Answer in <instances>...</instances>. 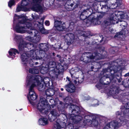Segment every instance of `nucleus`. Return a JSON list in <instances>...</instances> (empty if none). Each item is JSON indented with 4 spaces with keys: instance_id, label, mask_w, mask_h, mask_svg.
<instances>
[{
    "instance_id": "obj_3",
    "label": "nucleus",
    "mask_w": 129,
    "mask_h": 129,
    "mask_svg": "<svg viewBox=\"0 0 129 129\" xmlns=\"http://www.w3.org/2000/svg\"><path fill=\"white\" fill-rule=\"evenodd\" d=\"M41 78L40 76H35L30 74L28 75L27 77L26 82L27 85L28 86L30 84H31L32 83L34 82L35 80H37L38 82V84L35 86H38L39 90H44L45 88V86L43 84L40 83L39 81V80Z\"/></svg>"
},
{
    "instance_id": "obj_50",
    "label": "nucleus",
    "mask_w": 129,
    "mask_h": 129,
    "mask_svg": "<svg viewBox=\"0 0 129 129\" xmlns=\"http://www.w3.org/2000/svg\"><path fill=\"white\" fill-rule=\"evenodd\" d=\"M112 71V70H110V72H111Z\"/></svg>"
},
{
    "instance_id": "obj_4",
    "label": "nucleus",
    "mask_w": 129,
    "mask_h": 129,
    "mask_svg": "<svg viewBox=\"0 0 129 129\" xmlns=\"http://www.w3.org/2000/svg\"><path fill=\"white\" fill-rule=\"evenodd\" d=\"M37 109L43 114H46L50 109L49 106L45 99H41L37 106Z\"/></svg>"
},
{
    "instance_id": "obj_2",
    "label": "nucleus",
    "mask_w": 129,
    "mask_h": 129,
    "mask_svg": "<svg viewBox=\"0 0 129 129\" xmlns=\"http://www.w3.org/2000/svg\"><path fill=\"white\" fill-rule=\"evenodd\" d=\"M101 54H97L96 52H94L93 54L90 53L86 52L82 54V57L80 58V60L85 63H87L92 61L94 59H101Z\"/></svg>"
},
{
    "instance_id": "obj_1",
    "label": "nucleus",
    "mask_w": 129,
    "mask_h": 129,
    "mask_svg": "<svg viewBox=\"0 0 129 129\" xmlns=\"http://www.w3.org/2000/svg\"><path fill=\"white\" fill-rule=\"evenodd\" d=\"M17 19H19V22L15 28L16 31L19 33H24L29 32L27 29H32L31 24L28 22H26L27 19L26 17L24 16H17L15 14L14 20Z\"/></svg>"
},
{
    "instance_id": "obj_18",
    "label": "nucleus",
    "mask_w": 129,
    "mask_h": 129,
    "mask_svg": "<svg viewBox=\"0 0 129 129\" xmlns=\"http://www.w3.org/2000/svg\"><path fill=\"white\" fill-rule=\"evenodd\" d=\"M64 38L66 41L68 42H71V41L74 39V36L72 34L69 33L66 35L64 37Z\"/></svg>"
},
{
    "instance_id": "obj_43",
    "label": "nucleus",
    "mask_w": 129,
    "mask_h": 129,
    "mask_svg": "<svg viewBox=\"0 0 129 129\" xmlns=\"http://www.w3.org/2000/svg\"><path fill=\"white\" fill-rule=\"evenodd\" d=\"M94 102L97 103L98 102V101L97 100H95L94 101Z\"/></svg>"
},
{
    "instance_id": "obj_37",
    "label": "nucleus",
    "mask_w": 129,
    "mask_h": 129,
    "mask_svg": "<svg viewBox=\"0 0 129 129\" xmlns=\"http://www.w3.org/2000/svg\"><path fill=\"white\" fill-rule=\"evenodd\" d=\"M121 26L125 27L127 25V23L126 22L124 21H123L122 23L121 24Z\"/></svg>"
},
{
    "instance_id": "obj_39",
    "label": "nucleus",
    "mask_w": 129,
    "mask_h": 129,
    "mask_svg": "<svg viewBox=\"0 0 129 129\" xmlns=\"http://www.w3.org/2000/svg\"><path fill=\"white\" fill-rule=\"evenodd\" d=\"M71 108H76V109H73V111L74 110H76V109H78L79 108V107H77L76 106H75V105H73V106H71Z\"/></svg>"
},
{
    "instance_id": "obj_28",
    "label": "nucleus",
    "mask_w": 129,
    "mask_h": 129,
    "mask_svg": "<svg viewBox=\"0 0 129 129\" xmlns=\"http://www.w3.org/2000/svg\"><path fill=\"white\" fill-rule=\"evenodd\" d=\"M28 1L27 0H22L21 3V6L24 8L25 9H26L25 7L27 6L28 4Z\"/></svg>"
},
{
    "instance_id": "obj_35",
    "label": "nucleus",
    "mask_w": 129,
    "mask_h": 129,
    "mask_svg": "<svg viewBox=\"0 0 129 129\" xmlns=\"http://www.w3.org/2000/svg\"><path fill=\"white\" fill-rule=\"evenodd\" d=\"M14 4V0H11L9 2L8 5L10 7H11Z\"/></svg>"
},
{
    "instance_id": "obj_51",
    "label": "nucleus",
    "mask_w": 129,
    "mask_h": 129,
    "mask_svg": "<svg viewBox=\"0 0 129 129\" xmlns=\"http://www.w3.org/2000/svg\"><path fill=\"white\" fill-rule=\"evenodd\" d=\"M109 77H109V76H108V77H107V78H109Z\"/></svg>"
},
{
    "instance_id": "obj_24",
    "label": "nucleus",
    "mask_w": 129,
    "mask_h": 129,
    "mask_svg": "<svg viewBox=\"0 0 129 129\" xmlns=\"http://www.w3.org/2000/svg\"><path fill=\"white\" fill-rule=\"evenodd\" d=\"M26 45L25 42H23L22 43H20L19 46V49L20 51H23L24 49L26 48Z\"/></svg>"
},
{
    "instance_id": "obj_5",
    "label": "nucleus",
    "mask_w": 129,
    "mask_h": 129,
    "mask_svg": "<svg viewBox=\"0 0 129 129\" xmlns=\"http://www.w3.org/2000/svg\"><path fill=\"white\" fill-rule=\"evenodd\" d=\"M120 11L116 12L115 13L112 12H110L107 19L104 21V23L106 25H109L111 24L117 23L118 22V18L117 15H120L119 14Z\"/></svg>"
},
{
    "instance_id": "obj_27",
    "label": "nucleus",
    "mask_w": 129,
    "mask_h": 129,
    "mask_svg": "<svg viewBox=\"0 0 129 129\" xmlns=\"http://www.w3.org/2000/svg\"><path fill=\"white\" fill-rule=\"evenodd\" d=\"M29 73L34 74H38L39 72V70L37 68L29 69Z\"/></svg>"
},
{
    "instance_id": "obj_23",
    "label": "nucleus",
    "mask_w": 129,
    "mask_h": 129,
    "mask_svg": "<svg viewBox=\"0 0 129 129\" xmlns=\"http://www.w3.org/2000/svg\"><path fill=\"white\" fill-rule=\"evenodd\" d=\"M37 98V95H34L32 96L29 97L27 95V98L30 103L33 105H34V103L31 100L34 101L36 100Z\"/></svg>"
},
{
    "instance_id": "obj_36",
    "label": "nucleus",
    "mask_w": 129,
    "mask_h": 129,
    "mask_svg": "<svg viewBox=\"0 0 129 129\" xmlns=\"http://www.w3.org/2000/svg\"><path fill=\"white\" fill-rule=\"evenodd\" d=\"M26 40H28L29 41L31 42H33L34 40L32 37L31 36H28L26 37Z\"/></svg>"
},
{
    "instance_id": "obj_45",
    "label": "nucleus",
    "mask_w": 129,
    "mask_h": 129,
    "mask_svg": "<svg viewBox=\"0 0 129 129\" xmlns=\"http://www.w3.org/2000/svg\"><path fill=\"white\" fill-rule=\"evenodd\" d=\"M89 99H90V98H89V97H88V99H86V100H89Z\"/></svg>"
},
{
    "instance_id": "obj_31",
    "label": "nucleus",
    "mask_w": 129,
    "mask_h": 129,
    "mask_svg": "<svg viewBox=\"0 0 129 129\" xmlns=\"http://www.w3.org/2000/svg\"><path fill=\"white\" fill-rule=\"evenodd\" d=\"M26 10V9L23 8L21 6V7L18 6L16 9V12H18L21 10L25 11Z\"/></svg>"
},
{
    "instance_id": "obj_26",
    "label": "nucleus",
    "mask_w": 129,
    "mask_h": 129,
    "mask_svg": "<svg viewBox=\"0 0 129 129\" xmlns=\"http://www.w3.org/2000/svg\"><path fill=\"white\" fill-rule=\"evenodd\" d=\"M9 53L10 55L13 56L16 54V53H19L18 51L16 49L14 48L10 49L9 51Z\"/></svg>"
},
{
    "instance_id": "obj_54",
    "label": "nucleus",
    "mask_w": 129,
    "mask_h": 129,
    "mask_svg": "<svg viewBox=\"0 0 129 129\" xmlns=\"http://www.w3.org/2000/svg\"><path fill=\"white\" fill-rule=\"evenodd\" d=\"M41 27H40V28ZM37 29H38V28H37Z\"/></svg>"
},
{
    "instance_id": "obj_13",
    "label": "nucleus",
    "mask_w": 129,
    "mask_h": 129,
    "mask_svg": "<svg viewBox=\"0 0 129 129\" xmlns=\"http://www.w3.org/2000/svg\"><path fill=\"white\" fill-rule=\"evenodd\" d=\"M54 26L56 29L59 31L62 30L65 28L64 22L57 20L55 21Z\"/></svg>"
},
{
    "instance_id": "obj_10",
    "label": "nucleus",
    "mask_w": 129,
    "mask_h": 129,
    "mask_svg": "<svg viewBox=\"0 0 129 129\" xmlns=\"http://www.w3.org/2000/svg\"><path fill=\"white\" fill-rule=\"evenodd\" d=\"M34 80L35 81L34 82V83L33 82L31 84H30L28 85H30L29 89V93L28 95L29 97L36 95L34 91L33 88L38 84V82L37 80Z\"/></svg>"
},
{
    "instance_id": "obj_29",
    "label": "nucleus",
    "mask_w": 129,
    "mask_h": 129,
    "mask_svg": "<svg viewBox=\"0 0 129 129\" xmlns=\"http://www.w3.org/2000/svg\"><path fill=\"white\" fill-rule=\"evenodd\" d=\"M39 30L40 32L43 34H47L49 33V31L45 30V28L41 26V28H39Z\"/></svg>"
},
{
    "instance_id": "obj_34",
    "label": "nucleus",
    "mask_w": 129,
    "mask_h": 129,
    "mask_svg": "<svg viewBox=\"0 0 129 129\" xmlns=\"http://www.w3.org/2000/svg\"><path fill=\"white\" fill-rule=\"evenodd\" d=\"M90 122H91V124L94 125V126H97L98 124V122L95 120H93L92 121L90 120Z\"/></svg>"
},
{
    "instance_id": "obj_12",
    "label": "nucleus",
    "mask_w": 129,
    "mask_h": 129,
    "mask_svg": "<svg viewBox=\"0 0 129 129\" xmlns=\"http://www.w3.org/2000/svg\"><path fill=\"white\" fill-rule=\"evenodd\" d=\"M42 0H32L31 5L32 8L37 11H40L42 10L41 7L38 5L41 2Z\"/></svg>"
},
{
    "instance_id": "obj_11",
    "label": "nucleus",
    "mask_w": 129,
    "mask_h": 129,
    "mask_svg": "<svg viewBox=\"0 0 129 129\" xmlns=\"http://www.w3.org/2000/svg\"><path fill=\"white\" fill-rule=\"evenodd\" d=\"M91 14L90 9L84 10L82 11L80 14V18L81 20H84L87 17L91 16Z\"/></svg>"
},
{
    "instance_id": "obj_41",
    "label": "nucleus",
    "mask_w": 129,
    "mask_h": 129,
    "mask_svg": "<svg viewBox=\"0 0 129 129\" xmlns=\"http://www.w3.org/2000/svg\"><path fill=\"white\" fill-rule=\"evenodd\" d=\"M128 76H129V72L126 74L124 75V76L125 77H126Z\"/></svg>"
},
{
    "instance_id": "obj_33",
    "label": "nucleus",
    "mask_w": 129,
    "mask_h": 129,
    "mask_svg": "<svg viewBox=\"0 0 129 129\" xmlns=\"http://www.w3.org/2000/svg\"><path fill=\"white\" fill-rule=\"evenodd\" d=\"M21 38L22 37L21 36L15 35L14 38V40L16 42H17L18 41L20 40Z\"/></svg>"
},
{
    "instance_id": "obj_49",
    "label": "nucleus",
    "mask_w": 129,
    "mask_h": 129,
    "mask_svg": "<svg viewBox=\"0 0 129 129\" xmlns=\"http://www.w3.org/2000/svg\"><path fill=\"white\" fill-rule=\"evenodd\" d=\"M98 2H99V1L100 2V1H101V0H98Z\"/></svg>"
},
{
    "instance_id": "obj_42",
    "label": "nucleus",
    "mask_w": 129,
    "mask_h": 129,
    "mask_svg": "<svg viewBox=\"0 0 129 129\" xmlns=\"http://www.w3.org/2000/svg\"><path fill=\"white\" fill-rule=\"evenodd\" d=\"M67 80H68V81H70V79H69V78L68 77H67Z\"/></svg>"
},
{
    "instance_id": "obj_20",
    "label": "nucleus",
    "mask_w": 129,
    "mask_h": 129,
    "mask_svg": "<svg viewBox=\"0 0 129 129\" xmlns=\"http://www.w3.org/2000/svg\"><path fill=\"white\" fill-rule=\"evenodd\" d=\"M38 122L39 124L41 125H45L48 123L47 119L45 118L40 119L39 120Z\"/></svg>"
},
{
    "instance_id": "obj_48",
    "label": "nucleus",
    "mask_w": 129,
    "mask_h": 129,
    "mask_svg": "<svg viewBox=\"0 0 129 129\" xmlns=\"http://www.w3.org/2000/svg\"><path fill=\"white\" fill-rule=\"evenodd\" d=\"M94 106H96V105H98V104H95V105H94Z\"/></svg>"
},
{
    "instance_id": "obj_47",
    "label": "nucleus",
    "mask_w": 129,
    "mask_h": 129,
    "mask_svg": "<svg viewBox=\"0 0 129 129\" xmlns=\"http://www.w3.org/2000/svg\"><path fill=\"white\" fill-rule=\"evenodd\" d=\"M61 90L62 91H63V89L62 88H61Z\"/></svg>"
},
{
    "instance_id": "obj_6",
    "label": "nucleus",
    "mask_w": 129,
    "mask_h": 129,
    "mask_svg": "<svg viewBox=\"0 0 129 129\" xmlns=\"http://www.w3.org/2000/svg\"><path fill=\"white\" fill-rule=\"evenodd\" d=\"M79 3V0H71L70 2L68 1L66 4V8L68 10H73L78 7Z\"/></svg>"
},
{
    "instance_id": "obj_53",
    "label": "nucleus",
    "mask_w": 129,
    "mask_h": 129,
    "mask_svg": "<svg viewBox=\"0 0 129 129\" xmlns=\"http://www.w3.org/2000/svg\"><path fill=\"white\" fill-rule=\"evenodd\" d=\"M42 70H41V73H42Z\"/></svg>"
},
{
    "instance_id": "obj_16",
    "label": "nucleus",
    "mask_w": 129,
    "mask_h": 129,
    "mask_svg": "<svg viewBox=\"0 0 129 129\" xmlns=\"http://www.w3.org/2000/svg\"><path fill=\"white\" fill-rule=\"evenodd\" d=\"M32 24H31V27L32 28V29H32V31H29L27 32L29 34L30 33H34L35 34V38L37 36V37H36V38H35L36 39V42H38L39 41L40 39V37L39 36V32L38 31L36 30H33V28L32 27Z\"/></svg>"
},
{
    "instance_id": "obj_25",
    "label": "nucleus",
    "mask_w": 129,
    "mask_h": 129,
    "mask_svg": "<svg viewBox=\"0 0 129 129\" xmlns=\"http://www.w3.org/2000/svg\"><path fill=\"white\" fill-rule=\"evenodd\" d=\"M116 1L115 2V4L113 3L111 6L110 7L111 9H115L118 6H119L120 5V2L118 1H116V0H115Z\"/></svg>"
},
{
    "instance_id": "obj_17",
    "label": "nucleus",
    "mask_w": 129,
    "mask_h": 129,
    "mask_svg": "<svg viewBox=\"0 0 129 129\" xmlns=\"http://www.w3.org/2000/svg\"><path fill=\"white\" fill-rule=\"evenodd\" d=\"M66 89L67 91L70 92H74L75 90V87L74 85L70 82L69 84L66 85Z\"/></svg>"
},
{
    "instance_id": "obj_55",
    "label": "nucleus",
    "mask_w": 129,
    "mask_h": 129,
    "mask_svg": "<svg viewBox=\"0 0 129 129\" xmlns=\"http://www.w3.org/2000/svg\"><path fill=\"white\" fill-rule=\"evenodd\" d=\"M108 70H109V71H110V70H109V69H108Z\"/></svg>"
},
{
    "instance_id": "obj_19",
    "label": "nucleus",
    "mask_w": 129,
    "mask_h": 129,
    "mask_svg": "<svg viewBox=\"0 0 129 129\" xmlns=\"http://www.w3.org/2000/svg\"><path fill=\"white\" fill-rule=\"evenodd\" d=\"M124 106L125 108L122 109V111L124 112V114H126L127 116H129V103L126 104Z\"/></svg>"
},
{
    "instance_id": "obj_9",
    "label": "nucleus",
    "mask_w": 129,
    "mask_h": 129,
    "mask_svg": "<svg viewBox=\"0 0 129 129\" xmlns=\"http://www.w3.org/2000/svg\"><path fill=\"white\" fill-rule=\"evenodd\" d=\"M59 116V114L56 110H53L51 111L50 113L49 114L48 119L50 121H52Z\"/></svg>"
},
{
    "instance_id": "obj_14",
    "label": "nucleus",
    "mask_w": 129,
    "mask_h": 129,
    "mask_svg": "<svg viewBox=\"0 0 129 129\" xmlns=\"http://www.w3.org/2000/svg\"><path fill=\"white\" fill-rule=\"evenodd\" d=\"M66 125V123L64 122H61L60 120L58 119L54 122L53 129H60L61 128H63Z\"/></svg>"
},
{
    "instance_id": "obj_46",
    "label": "nucleus",
    "mask_w": 129,
    "mask_h": 129,
    "mask_svg": "<svg viewBox=\"0 0 129 129\" xmlns=\"http://www.w3.org/2000/svg\"><path fill=\"white\" fill-rule=\"evenodd\" d=\"M113 71V72H114L113 73H111V74H113L114 73H115V71H114V70Z\"/></svg>"
},
{
    "instance_id": "obj_22",
    "label": "nucleus",
    "mask_w": 129,
    "mask_h": 129,
    "mask_svg": "<svg viewBox=\"0 0 129 129\" xmlns=\"http://www.w3.org/2000/svg\"><path fill=\"white\" fill-rule=\"evenodd\" d=\"M45 92L46 95L48 96H52L54 94V91L51 89H49L46 90Z\"/></svg>"
},
{
    "instance_id": "obj_52",
    "label": "nucleus",
    "mask_w": 129,
    "mask_h": 129,
    "mask_svg": "<svg viewBox=\"0 0 129 129\" xmlns=\"http://www.w3.org/2000/svg\"><path fill=\"white\" fill-rule=\"evenodd\" d=\"M89 120H87V121H89Z\"/></svg>"
},
{
    "instance_id": "obj_21",
    "label": "nucleus",
    "mask_w": 129,
    "mask_h": 129,
    "mask_svg": "<svg viewBox=\"0 0 129 129\" xmlns=\"http://www.w3.org/2000/svg\"><path fill=\"white\" fill-rule=\"evenodd\" d=\"M125 32L123 30H122L120 33H117L114 36V37H116L120 38L122 39L125 37Z\"/></svg>"
},
{
    "instance_id": "obj_8",
    "label": "nucleus",
    "mask_w": 129,
    "mask_h": 129,
    "mask_svg": "<svg viewBox=\"0 0 129 129\" xmlns=\"http://www.w3.org/2000/svg\"><path fill=\"white\" fill-rule=\"evenodd\" d=\"M35 52L33 50H31L30 51L22 53L21 55V58L22 61L23 62L26 61L27 59L29 57H33L34 56V54Z\"/></svg>"
},
{
    "instance_id": "obj_15",
    "label": "nucleus",
    "mask_w": 129,
    "mask_h": 129,
    "mask_svg": "<svg viewBox=\"0 0 129 129\" xmlns=\"http://www.w3.org/2000/svg\"><path fill=\"white\" fill-rule=\"evenodd\" d=\"M118 125L117 122H112L109 124H107L104 129H115Z\"/></svg>"
},
{
    "instance_id": "obj_40",
    "label": "nucleus",
    "mask_w": 129,
    "mask_h": 129,
    "mask_svg": "<svg viewBox=\"0 0 129 129\" xmlns=\"http://www.w3.org/2000/svg\"><path fill=\"white\" fill-rule=\"evenodd\" d=\"M45 24L46 26H48L49 25V22L48 21H46L45 22Z\"/></svg>"
},
{
    "instance_id": "obj_44",
    "label": "nucleus",
    "mask_w": 129,
    "mask_h": 129,
    "mask_svg": "<svg viewBox=\"0 0 129 129\" xmlns=\"http://www.w3.org/2000/svg\"><path fill=\"white\" fill-rule=\"evenodd\" d=\"M102 40L103 41H105V40H104V38H103L102 39Z\"/></svg>"
},
{
    "instance_id": "obj_38",
    "label": "nucleus",
    "mask_w": 129,
    "mask_h": 129,
    "mask_svg": "<svg viewBox=\"0 0 129 129\" xmlns=\"http://www.w3.org/2000/svg\"><path fill=\"white\" fill-rule=\"evenodd\" d=\"M122 112H123V113H121L120 112H119V111H118L117 112H116V115H122V116H124V115H126V114H124V112H123V111H122Z\"/></svg>"
},
{
    "instance_id": "obj_32",
    "label": "nucleus",
    "mask_w": 129,
    "mask_h": 129,
    "mask_svg": "<svg viewBox=\"0 0 129 129\" xmlns=\"http://www.w3.org/2000/svg\"><path fill=\"white\" fill-rule=\"evenodd\" d=\"M40 47H46V48H43L42 50L44 51H46L48 49V47L46 46V45L45 44L42 43L40 45Z\"/></svg>"
},
{
    "instance_id": "obj_7",
    "label": "nucleus",
    "mask_w": 129,
    "mask_h": 129,
    "mask_svg": "<svg viewBox=\"0 0 129 129\" xmlns=\"http://www.w3.org/2000/svg\"><path fill=\"white\" fill-rule=\"evenodd\" d=\"M80 70L77 67L75 68V69L74 70H71L70 71V73L72 77L73 78H74L73 79L74 80V81L75 84H77V82H78V84H80L83 81V78H78L76 77L75 78L76 79H75V72H78Z\"/></svg>"
},
{
    "instance_id": "obj_30",
    "label": "nucleus",
    "mask_w": 129,
    "mask_h": 129,
    "mask_svg": "<svg viewBox=\"0 0 129 129\" xmlns=\"http://www.w3.org/2000/svg\"><path fill=\"white\" fill-rule=\"evenodd\" d=\"M97 20L96 19L92 18V19L88 20L87 22L88 23L90 24L93 25L96 24V23L95 22Z\"/></svg>"
}]
</instances>
